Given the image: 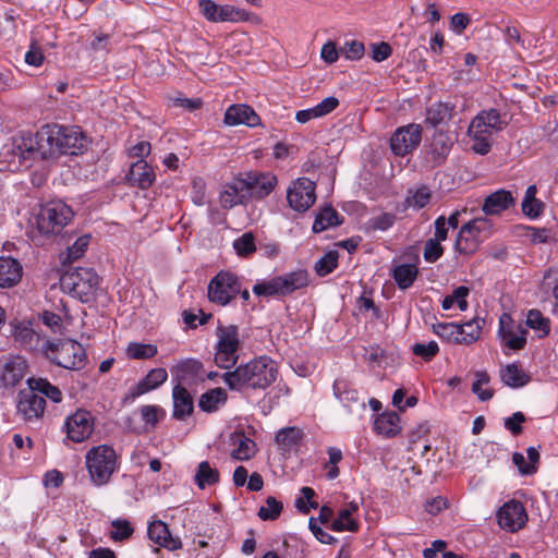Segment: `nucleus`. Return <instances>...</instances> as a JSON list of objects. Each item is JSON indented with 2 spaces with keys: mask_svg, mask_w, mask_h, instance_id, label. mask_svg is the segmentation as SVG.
<instances>
[{
  "mask_svg": "<svg viewBox=\"0 0 558 558\" xmlns=\"http://www.w3.org/2000/svg\"><path fill=\"white\" fill-rule=\"evenodd\" d=\"M278 376V366L269 356L263 355L241 364L221 378L230 390H265L272 385Z\"/></svg>",
  "mask_w": 558,
  "mask_h": 558,
  "instance_id": "1",
  "label": "nucleus"
},
{
  "mask_svg": "<svg viewBox=\"0 0 558 558\" xmlns=\"http://www.w3.org/2000/svg\"><path fill=\"white\" fill-rule=\"evenodd\" d=\"M507 125L496 109L482 110L471 121L468 135L472 140L471 149L478 155H487L492 149V135Z\"/></svg>",
  "mask_w": 558,
  "mask_h": 558,
  "instance_id": "2",
  "label": "nucleus"
},
{
  "mask_svg": "<svg viewBox=\"0 0 558 558\" xmlns=\"http://www.w3.org/2000/svg\"><path fill=\"white\" fill-rule=\"evenodd\" d=\"M99 284V276L89 267L69 269L60 278L61 289L82 303H88L96 299Z\"/></svg>",
  "mask_w": 558,
  "mask_h": 558,
  "instance_id": "3",
  "label": "nucleus"
},
{
  "mask_svg": "<svg viewBox=\"0 0 558 558\" xmlns=\"http://www.w3.org/2000/svg\"><path fill=\"white\" fill-rule=\"evenodd\" d=\"M85 465L92 483L104 486L119 468L118 454L109 445L94 446L85 454Z\"/></svg>",
  "mask_w": 558,
  "mask_h": 558,
  "instance_id": "4",
  "label": "nucleus"
},
{
  "mask_svg": "<svg viewBox=\"0 0 558 558\" xmlns=\"http://www.w3.org/2000/svg\"><path fill=\"white\" fill-rule=\"evenodd\" d=\"M41 350L52 363L65 369L80 371L85 367L87 362L83 345L71 339L46 340Z\"/></svg>",
  "mask_w": 558,
  "mask_h": 558,
  "instance_id": "5",
  "label": "nucleus"
},
{
  "mask_svg": "<svg viewBox=\"0 0 558 558\" xmlns=\"http://www.w3.org/2000/svg\"><path fill=\"white\" fill-rule=\"evenodd\" d=\"M73 209L62 201H50L41 205L36 215V227L40 234L54 236L72 221Z\"/></svg>",
  "mask_w": 558,
  "mask_h": 558,
  "instance_id": "6",
  "label": "nucleus"
},
{
  "mask_svg": "<svg viewBox=\"0 0 558 558\" xmlns=\"http://www.w3.org/2000/svg\"><path fill=\"white\" fill-rule=\"evenodd\" d=\"M33 146L26 135L12 137L0 150V169L17 172L31 167L33 161Z\"/></svg>",
  "mask_w": 558,
  "mask_h": 558,
  "instance_id": "7",
  "label": "nucleus"
},
{
  "mask_svg": "<svg viewBox=\"0 0 558 558\" xmlns=\"http://www.w3.org/2000/svg\"><path fill=\"white\" fill-rule=\"evenodd\" d=\"M217 337L215 363L220 368L229 369L235 365L239 359V328L235 325L218 326Z\"/></svg>",
  "mask_w": 558,
  "mask_h": 558,
  "instance_id": "8",
  "label": "nucleus"
},
{
  "mask_svg": "<svg viewBox=\"0 0 558 558\" xmlns=\"http://www.w3.org/2000/svg\"><path fill=\"white\" fill-rule=\"evenodd\" d=\"M198 7L202 15L211 23L259 22V19L254 13L234 5H221L213 0H198Z\"/></svg>",
  "mask_w": 558,
  "mask_h": 558,
  "instance_id": "9",
  "label": "nucleus"
},
{
  "mask_svg": "<svg viewBox=\"0 0 558 558\" xmlns=\"http://www.w3.org/2000/svg\"><path fill=\"white\" fill-rule=\"evenodd\" d=\"M241 292L240 278L229 271L220 270L208 283L207 294L211 303L229 305Z\"/></svg>",
  "mask_w": 558,
  "mask_h": 558,
  "instance_id": "10",
  "label": "nucleus"
},
{
  "mask_svg": "<svg viewBox=\"0 0 558 558\" xmlns=\"http://www.w3.org/2000/svg\"><path fill=\"white\" fill-rule=\"evenodd\" d=\"M60 155H78L87 148V138L78 128L53 125Z\"/></svg>",
  "mask_w": 558,
  "mask_h": 558,
  "instance_id": "11",
  "label": "nucleus"
},
{
  "mask_svg": "<svg viewBox=\"0 0 558 558\" xmlns=\"http://www.w3.org/2000/svg\"><path fill=\"white\" fill-rule=\"evenodd\" d=\"M287 199L293 210L299 213L306 211L316 199L315 183L307 178L298 179L293 185L288 189Z\"/></svg>",
  "mask_w": 558,
  "mask_h": 558,
  "instance_id": "12",
  "label": "nucleus"
},
{
  "mask_svg": "<svg viewBox=\"0 0 558 558\" xmlns=\"http://www.w3.org/2000/svg\"><path fill=\"white\" fill-rule=\"evenodd\" d=\"M422 138V128L418 124L401 126L390 138V148L397 156H405L415 149Z\"/></svg>",
  "mask_w": 558,
  "mask_h": 558,
  "instance_id": "13",
  "label": "nucleus"
},
{
  "mask_svg": "<svg viewBox=\"0 0 558 558\" xmlns=\"http://www.w3.org/2000/svg\"><path fill=\"white\" fill-rule=\"evenodd\" d=\"M527 330L522 324H517L513 318L504 313L499 318L498 336L504 344L513 351L522 350L526 344Z\"/></svg>",
  "mask_w": 558,
  "mask_h": 558,
  "instance_id": "14",
  "label": "nucleus"
},
{
  "mask_svg": "<svg viewBox=\"0 0 558 558\" xmlns=\"http://www.w3.org/2000/svg\"><path fill=\"white\" fill-rule=\"evenodd\" d=\"M486 228V220L474 219L463 225L457 235L454 247L460 254L474 253L480 245V233Z\"/></svg>",
  "mask_w": 558,
  "mask_h": 558,
  "instance_id": "15",
  "label": "nucleus"
},
{
  "mask_svg": "<svg viewBox=\"0 0 558 558\" xmlns=\"http://www.w3.org/2000/svg\"><path fill=\"white\" fill-rule=\"evenodd\" d=\"M243 183L247 198H264L269 195L277 183V178L271 173L247 172L239 177Z\"/></svg>",
  "mask_w": 558,
  "mask_h": 558,
  "instance_id": "16",
  "label": "nucleus"
},
{
  "mask_svg": "<svg viewBox=\"0 0 558 558\" xmlns=\"http://www.w3.org/2000/svg\"><path fill=\"white\" fill-rule=\"evenodd\" d=\"M64 428L69 439L74 442H83L94 432V418L90 412L77 410L74 414L66 417Z\"/></svg>",
  "mask_w": 558,
  "mask_h": 558,
  "instance_id": "17",
  "label": "nucleus"
},
{
  "mask_svg": "<svg viewBox=\"0 0 558 558\" xmlns=\"http://www.w3.org/2000/svg\"><path fill=\"white\" fill-rule=\"evenodd\" d=\"M526 521V511L522 502L518 500L506 502L498 511V523L501 529L508 532L519 531L525 525Z\"/></svg>",
  "mask_w": 558,
  "mask_h": 558,
  "instance_id": "18",
  "label": "nucleus"
},
{
  "mask_svg": "<svg viewBox=\"0 0 558 558\" xmlns=\"http://www.w3.org/2000/svg\"><path fill=\"white\" fill-rule=\"evenodd\" d=\"M54 136L53 125L44 126L35 135H26V137L32 141L33 159H36L37 157L41 159H49L59 156Z\"/></svg>",
  "mask_w": 558,
  "mask_h": 558,
  "instance_id": "19",
  "label": "nucleus"
},
{
  "mask_svg": "<svg viewBox=\"0 0 558 558\" xmlns=\"http://www.w3.org/2000/svg\"><path fill=\"white\" fill-rule=\"evenodd\" d=\"M17 400V414L26 422L38 420L44 415L46 400L36 395L31 388L21 390Z\"/></svg>",
  "mask_w": 558,
  "mask_h": 558,
  "instance_id": "20",
  "label": "nucleus"
},
{
  "mask_svg": "<svg viewBox=\"0 0 558 558\" xmlns=\"http://www.w3.org/2000/svg\"><path fill=\"white\" fill-rule=\"evenodd\" d=\"M177 385L194 386L198 381H204L203 363L196 359H185L180 361L171 368Z\"/></svg>",
  "mask_w": 558,
  "mask_h": 558,
  "instance_id": "21",
  "label": "nucleus"
},
{
  "mask_svg": "<svg viewBox=\"0 0 558 558\" xmlns=\"http://www.w3.org/2000/svg\"><path fill=\"white\" fill-rule=\"evenodd\" d=\"M168 379V373L165 368L158 367L150 369L147 375L132 387L125 396V400H134L140 396L157 389Z\"/></svg>",
  "mask_w": 558,
  "mask_h": 558,
  "instance_id": "22",
  "label": "nucleus"
},
{
  "mask_svg": "<svg viewBox=\"0 0 558 558\" xmlns=\"http://www.w3.org/2000/svg\"><path fill=\"white\" fill-rule=\"evenodd\" d=\"M126 179L130 185L146 190L155 183L156 174L146 160L138 159L132 163Z\"/></svg>",
  "mask_w": 558,
  "mask_h": 558,
  "instance_id": "23",
  "label": "nucleus"
},
{
  "mask_svg": "<svg viewBox=\"0 0 558 558\" xmlns=\"http://www.w3.org/2000/svg\"><path fill=\"white\" fill-rule=\"evenodd\" d=\"M147 535L151 542L168 550H177L182 547L181 539L173 537L168 525L160 520L154 521L148 525Z\"/></svg>",
  "mask_w": 558,
  "mask_h": 558,
  "instance_id": "24",
  "label": "nucleus"
},
{
  "mask_svg": "<svg viewBox=\"0 0 558 558\" xmlns=\"http://www.w3.org/2000/svg\"><path fill=\"white\" fill-rule=\"evenodd\" d=\"M173 412L175 420L183 421L194 411V400L186 387L174 385L172 388Z\"/></svg>",
  "mask_w": 558,
  "mask_h": 558,
  "instance_id": "25",
  "label": "nucleus"
},
{
  "mask_svg": "<svg viewBox=\"0 0 558 558\" xmlns=\"http://www.w3.org/2000/svg\"><path fill=\"white\" fill-rule=\"evenodd\" d=\"M223 121L228 125L256 126L259 123V117L247 105H232L227 109Z\"/></svg>",
  "mask_w": 558,
  "mask_h": 558,
  "instance_id": "26",
  "label": "nucleus"
},
{
  "mask_svg": "<svg viewBox=\"0 0 558 558\" xmlns=\"http://www.w3.org/2000/svg\"><path fill=\"white\" fill-rule=\"evenodd\" d=\"M275 278L277 281L279 296L289 295L308 284V274L303 269L291 271Z\"/></svg>",
  "mask_w": 558,
  "mask_h": 558,
  "instance_id": "27",
  "label": "nucleus"
},
{
  "mask_svg": "<svg viewBox=\"0 0 558 558\" xmlns=\"http://www.w3.org/2000/svg\"><path fill=\"white\" fill-rule=\"evenodd\" d=\"M23 275L21 263L13 257H0V288L17 284Z\"/></svg>",
  "mask_w": 558,
  "mask_h": 558,
  "instance_id": "28",
  "label": "nucleus"
},
{
  "mask_svg": "<svg viewBox=\"0 0 558 558\" xmlns=\"http://www.w3.org/2000/svg\"><path fill=\"white\" fill-rule=\"evenodd\" d=\"M513 205L512 194L506 190H498L485 198L482 209L486 215H498Z\"/></svg>",
  "mask_w": 558,
  "mask_h": 558,
  "instance_id": "29",
  "label": "nucleus"
},
{
  "mask_svg": "<svg viewBox=\"0 0 558 558\" xmlns=\"http://www.w3.org/2000/svg\"><path fill=\"white\" fill-rule=\"evenodd\" d=\"M246 199L247 196L239 177L226 184L223 191L220 193V204L225 209H230L239 204H243Z\"/></svg>",
  "mask_w": 558,
  "mask_h": 558,
  "instance_id": "30",
  "label": "nucleus"
},
{
  "mask_svg": "<svg viewBox=\"0 0 558 558\" xmlns=\"http://www.w3.org/2000/svg\"><path fill=\"white\" fill-rule=\"evenodd\" d=\"M27 369L26 360L15 356L9 360L3 367L2 380L7 386H16L25 376Z\"/></svg>",
  "mask_w": 558,
  "mask_h": 558,
  "instance_id": "31",
  "label": "nucleus"
},
{
  "mask_svg": "<svg viewBox=\"0 0 558 558\" xmlns=\"http://www.w3.org/2000/svg\"><path fill=\"white\" fill-rule=\"evenodd\" d=\"M374 429L377 434L387 438L395 437L401 430L400 417L396 412H384L374 422Z\"/></svg>",
  "mask_w": 558,
  "mask_h": 558,
  "instance_id": "32",
  "label": "nucleus"
},
{
  "mask_svg": "<svg viewBox=\"0 0 558 558\" xmlns=\"http://www.w3.org/2000/svg\"><path fill=\"white\" fill-rule=\"evenodd\" d=\"M451 148L452 141L447 134L442 132L435 133L428 151L430 161H433L434 165H440L446 159Z\"/></svg>",
  "mask_w": 558,
  "mask_h": 558,
  "instance_id": "33",
  "label": "nucleus"
},
{
  "mask_svg": "<svg viewBox=\"0 0 558 558\" xmlns=\"http://www.w3.org/2000/svg\"><path fill=\"white\" fill-rule=\"evenodd\" d=\"M456 106L450 102L438 101L433 104L426 110V123L432 126H437L441 123L451 120Z\"/></svg>",
  "mask_w": 558,
  "mask_h": 558,
  "instance_id": "34",
  "label": "nucleus"
},
{
  "mask_svg": "<svg viewBox=\"0 0 558 558\" xmlns=\"http://www.w3.org/2000/svg\"><path fill=\"white\" fill-rule=\"evenodd\" d=\"M501 381L511 388H520L529 384L530 376L515 363L500 369Z\"/></svg>",
  "mask_w": 558,
  "mask_h": 558,
  "instance_id": "35",
  "label": "nucleus"
},
{
  "mask_svg": "<svg viewBox=\"0 0 558 558\" xmlns=\"http://www.w3.org/2000/svg\"><path fill=\"white\" fill-rule=\"evenodd\" d=\"M27 385L35 393L39 392L49 398L52 402L59 403L62 401L61 390L46 378L31 377L27 379Z\"/></svg>",
  "mask_w": 558,
  "mask_h": 558,
  "instance_id": "36",
  "label": "nucleus"
},
{
  "mask_svg": "<svg viewBox=\"0 0 558 558\" xmlns=\"http://www.w3.org/2000/svg\"><path fill=\"white\" fill-rule=\"evenodd\" d=\"M418 269L413 264H401L393 268L392 278L401 290L409 289L415 281Z\"/></svg>",
  "mask_w": 558,
  "mask_h": 558,
  "instance_id": "37",
  "label": "nucleus"
},
{
  "mask_svg": "<svg viewBox=\"0 0 558 558\" xmlns=\"http://www.w3.org/2000/svg\"><path fill=\"white\" fill-rule=\"evenodd\" d=\"M227 392L225 389L217 387L204 392L199 397L198 405L204 412H214L218 409L219 404L227 401Z\"/></svg>",
  "mask_w": 558,
  "mask_h": 558,
  "instance_id": "38",
  "label": "nucleus"
},
{
  "mask_svg": "<svg viewBox=\"0 0 558 558\" xmlns=\"http://www.w3.org/2000/svg\"><path fill=\"white\" fill-rule=\"evenodd\" d=\"M460 325V344H472L481 337L482 329L485 325V319L474 317L473 319Z\"/></svg>",
  "mask_w": 558,
  "mask_h": 558,
  "instance_id": "39",
  "label": "nucleus"
},
{
  "mask_svg": "<svg viewBox=\"0 0 558 558\" xmlns=\"http://www.w3.org/2000/svg\"><path fill=\"white\" fill-rule=\"evenodd\" d=\"M357 510V505L350 504L349 507L341 509L337 519L331 523V529L337 532H356L359 523L352 518L353 512Z\"/></svg>",
  "mask_w": 558,
  "mask_h": 558,
  "instance_id": "40",
  "label": "nucleus"
},
{
  "mask_svg": "<svg viewBox=\"0 0 558 558\" xmlns=\"http://www.w3.org/2000/svg\"><path fill=\"white\" fill-rule=\"evenodd\" d=\"M342 221L339 219V214L331 207H324L316 216L313 223V232L319 233L329 227L341 225Z\"/></svg>",
  "mask_w": 558,
  "mask_h": 558,
  "instance_id": "41",
  "label": "nucleus"
},
{
  "mask_svg": "<svg viewBox=\"0 0 558 558\" xmlns=\"http://www.w3.org/2000/svg\"><path fill=\"white\" fill-rule=\"evenodd\" d=\"M194 481L198 488L204 489L219 482V472L217 469L211 468L208 461H202L198 464Z\"/></svg>",
  "mask_w": 558,
  "mask_h": 558,
  "instance_id": "42",
  "label": "nucleus"
},
{
  "mask_svg": "<svg viewBox=\"0 0 558 558\" xmlns=\"http://www.w3.org/2000/svg\"><path fill=\"white\" fill-rule=\"evenodd\" d=\"M333 395L340 402L350 408L352 404L359 403V392L348 381L338 379L333 383Z\"/></svg>",
  "mask_w": 558,
  "mask_h": 558,
  "instance_id": "43",
  "label": "nucleus"
},
{
  "mask_svg": "<svg viewBox=\"0 0 558 558\" xmlns=\"http://www.w3.org/2000/svg\"><path fill=\"white\" fill-rule=\"evenodd\" d=\"M536 192L537 190L535 185L527 186L522 201V211L530 218H537L544 209L543 202L536 198Z\"/></svg>",
  "mask_w": 558,
  "mask_h": 558,
  "instance_id": "44",
  "label": "nucleus"
},
{
  "mask_svg": "<svg viewBox=\"0 0 558 558\" xmlns=\"http://www.w3.org/2000/svg\"><path fill=\"white\" fill-rule=\"evenodd\" d=\"M432 330L447 342L460 344V325L456 323H437L432 325Z\"/></svg>",
  "mask_w": 558,
  "mask_h": 558,
  "instance_id": "45",
  "label": "nucleus"
},
{
  "mask_svg": "<svg viewBox=\"0 0 558 558\" xmlns=\"http://www.w3.org/2000/svg\"><path fill=\"white\" fill-rule=\"evenodd\" d=\"M526 326L538 331L539 338L546 337L550 331V320L538 310H530L526 316Z\"/></svg>",
  "mask_w": 558,
  "mask_h": 558,
  "instance_id": "46",
  "label": "nucleus"
},
{
  "mask_svg": "<svg viewBox=\"0 0 558 558\" xmlns=\"http://www.w3.org/2000/svg\"><path fill=\"white\" fill-rule=\"evenodd\" d=\"M89 241V235H83L76 239L73 245L68 247L66 251L61 254L62 264H72L78 259L87 250Z\"/></svg>",
  "mask_w": 558,
  "mask_h": 558,
  "instance_id": "47",
  "label": "nucleus"
},
{
  "mask_svg": "<svg viewBox=\"0 0 558 558\" xmlns=\"http://www.w3.org/2000/svg\"><path fill=\"white\" fill-rule=\"evenodd\" d=\"M158 352L157 345L150 343L130 342L126 348V355L133 360H147L154 357Z\"/></svg>",
  "mask_w": 558,
  "mask_h": 558,
  "instance_id": "48",
  "label": "nucleus"
},
{
  "mask_svg": "<svg viewBox=\"0 0 558 558\" xmlns=\"http://www.w3.org/2000/svg\"><path fill=\"white\" fill-rule=\"evenodd\" d=\"M339 254L337 251L325 253L316 263L315 271L318 276L325 277L332 272L338 266Z\"/></svg>",
  "mask_w": 558,
  "mask_h": 558,
  "instance_id": "49",
  "label": "nucleus"
},
{
  "mask_svg": "<svg viewBox=\"0 0 558 558\" xmlns=\"http://www.w3.org/2000/svg\"><path fill=\"white\" fill-rule=\"evenodd\" d=\"M430 197L429 189L427 186H421L415 191H409L405 204L408 207L421 209L429 203Z\"/></svg>",
  "mask_w": 558,
  "mask_h": 558,
  "instance_id": "50",
  "label": "nucleus"
},
{
  "mask_svg": "<svg viewBox=\"0 0 558 558\" xmlns=\"http://www.w3.org/2000/svg\"><path fill=\"white\" fill-rule=\"evenodd\" d=\"M233 247L239 256L246 257L256 251L255 236L252 232H245L234 240Z\"/></svg>",
  "mask_w": 558,
  "mask_h": 558,
  "instance_id": "51",
  "label": "nucleus"
},
{
  "mask_svg": "<svg viewBox=\"0 0 558 558\" xmlns=\"http://www.w3.org/2000/svg\"><path fill=\"white\" fill-rule=\"evenodd\" d=\"M283 509V505L281 501L277 500L275 497L269 496L266 499V506H263L258 510V517L264 520H276Z\"/></svg>",
  "mask_w": 558,
  "mask_h": 558,
  "instance_id": "52",
  "label": "nucleus"
},
{
  "mask_svg": "<svg viewBox=\"0 0 558 558\" xmlns=\"http://www.w3.org/2000/svg\"><path fill=\"white\" fill-rule=\"evenodd\" d=\"M113 530L110 532V537L113 541H124L132 536L134 530L128 520L117 519L111 523Z\"/></svg>",
  "mask_w": 558,
  "mask_h": 558,
  "instance_id": "53",
  "label": "nucleus"
},
{
  "mask_svg": "<svg viewBox=\"0 0 558 558\" xmlns=\"http://www.w3.org/2000/svg\"><path fill=\"white\" fill-rule=\"evenodd\" d=\"M302 497L295 500V507L302 513H308L311 509H316L318 504L316 501H312L315 496V492L313 488L304 486L301 488Z\"/></svg>",
  "mask_w": 558,
  "mask_h": 558,
  "instance_id": "54",
  "label": "nucleus"
},
{
  "mask_svg": "<svg viewBox=\"0 0 558 558\" xmlns=\"http://www.w3.org/2000/svg\"><path fill=\"white\" fill-rule=\"evenodd\" d=\"M302 438V432L295 427L281 428L276 435V441L286 447L296 445Z\"/></svg>",
  "mask_w": 558,
  "mask_h": 558,
  "instance_id": "55",
  "label": "nucleus"
},
{
  "mask_svg": "<svg viewBox=\"0 0 558 558\" xmlns=\"http://www.w3.org/2000/svg\"><path fill=\"white\" fill-rule=\"evenodd\" d=\"M255 453V444L250 438L240 439L239 446L233 449L231 456L235 460L244 461L252 458Z\"/></svg>",
  "mask_w": 558,
  "mask_h": 558,
  "instance_id": "56",
  "label": "nucleus"
},
{
  "mask_svg": "<svg viewBox=\"0 0 558 558\" xmlns=\"http://www.w3.org/2000/svg\"><path fill=\"white\" fill-rule=\"evenodd\" d=\"M396 215L392 213H383L368 220V227L372 230L386 231L390 229L396 222Z\"/></svg>",
  "mask_w": 558,
  "mask_h": 558,
  "instance_id": "57",
  "label": "nucleus"
},
{
  "mask_svg": "<svg viewBox=\"0 0 558 558\" xmlns=\"http://www.w3.org/2000/svg\"><path fill=\"white\" fill-rule=\"evenodd\" d=\"M442 254L444 247L441 242L432 238L425 242L423 256L426 262L435 263L442 256Z\"/></svg>",
  "mask_w": 558,
  "mask_h": 558,
  "instance_id": "58",
  "label": "nucleus"
},
{
  "mask_svg": "<svg viewBox=\"0 0 558 558\" xmlns=\"http://www.w3.org/2000/svg\"><path fill=\"white\" fill-rule=\"evenodd\" d=\"M412 352L425 361H430L439 352V347L436 341L415 343L412 347Z\"/></svg>",
  "mask_w": 558,
  "mask_h": 558,
  "instance_id": "59",
  "label": "nucleus"
},
{
  "mask_svg": "<svg viewBox=\"0 0 558 558\" xmlns=\"http://www.w3.org/2000/svg\"><path fill=\"white\" fill-rule=\"evenodd\" d=\"M253 293L257 296H279L276 278L257 282L253 286Z\"/></svg>",
  "mask_w": 558,
  "mask_h": 558,
  "instance_id": "60",
  "label": "nucleus"
},
{
  "mask_svg": "<svg viewBox=\"0 0 558 558\" xmlns=\"http://www.w3.org/2000/svg\"><path fill=\"white\" fill-rule=\"evenodd\" d=\"M526 420L522 412H515L511 416L505 420V427L511 432L512 435L517 436L522 433V423Z\"/></svg>",
  "mask_w": 558,
  "mask_h": 558,
  "instance_id": "61",
  "label": "nucleus"
},
{
  "mask_svg": "<svg viewBox=\"0 0 558 558\" xmlns=\"http://www.w3.org/2000/svg\"><path fill=\"white\" fill-rule=\"evenodd\" d=\"M392 53V48L386 41L372 45V59L376 62L387 60Z\"/></svg>",
  "mask_w": 558,
  "mask_h": 558,
  "instance_id": "62",
  "label": "nucleus"
},
{
  "mask_svg": "<svg viewBox=\"0 0 558 558\" xmlns=\"http://www.w3.org/2000/svg\"><path fill=\"white\" fill-rule=\"evenodd\" d=\"M471 19L465 13H456L450 19V28L452 32H454L457 35H461L464 29L470 25Z\"/></svg>",
  "mask_w": 558,
  "mask_h": 558,
  "instance_id": "63",
  "label": "nucleus"
},
{
  "mask_svg": "<svg viewBox=\"0 0 558 558\" xmlns=\"http://www.w3.org/2000/svg\"><path fill=\"white\" fill-rule=\"evenodd\" d=\"M339 106V100L335 96L327 97L317 104L314 109L317 112V117L322 118L332 112Z\"/></svg>",
  "mask_w": 558,
  "mask_h": 558,
  "instance_id": "64",
  "label": "nucleus"
}]
</instances>
